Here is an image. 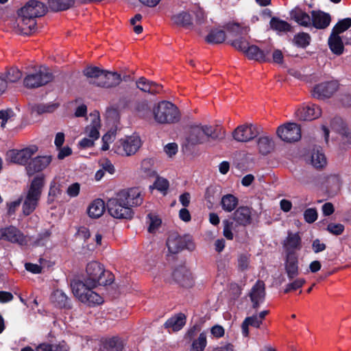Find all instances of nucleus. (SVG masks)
I'll list each match as a JSON object with an SVG mask.
<instances>
[{
    "label": "nucleus",
    "mask_w": 351,
    "mask_h": 351,
    "mask_svg": "<svg viewBox=\"0 0 351 351\" xmlns=\"http://www.w3.org/2000/svg\"><path fill=\"white\" fill-rule=\"evenodd\" d=\"M47 12V7L42 2L30 0L18 12L16 31L20 34L30 35L36 30V18Z\"/></svg>",
    "instance_id": "nucleus-1"
},
{
    "label": "nucleus",
    "mask_w": 351,
    "mask_h": 351,
    "mask_svg": "<svg viewBox=\"0 0 351 351\" xmlns=\"http://www.w3.org/2000/svg\"><path fill=\"white\" fill-rule=\"evenodd\" d=\"M86 278L83 281L90 287L105 286L112 282V274L97 261L88 263L86 268Z\"/></svg>",
    "instance_id": "nucleus-2"
},
{
    "label": "nucleus",
    "mask_w": 351,
    "mask_h": 351,
    "mask_svg": "<svg viewBox=\"0 0 351 351\" xmlns=\"http://www.w3.org/2000/svg\"><path fill=\"white\" fill-rule=\"evenodd\" d=\"M232 221L224 220L223 236L228 240H232L234 235L232 230L237 231L239 227H245L251 223L252 211L247 206H240L233 213Z\"/></svg>",
    "instance_id": "nucleus-3"
},
{
    "label": "nucleus",
    "mask_w": 351,
    "mask_h": 351,
    "mask_svg": "<svg viewBox=\"0 0 351 351\" xmlns=\"http://www.w3.org/2000/svg\"><path fill=\"white\" fill-rule=\"evenodd\" d=\"M155 121L159 124H171L180 119V112L178 107L168 101H162L156 104L152 109Z\"/></svg>",
    "instance_id": "nucleus-4"
},
{
    "label": "nucleus",
    "mask_w": 351,
    "mask_h": 351,
    "mask_svg": "<svg viewBox=\"0 0 351 351\" xmlns=\"http://www.w3.org/2000/svg\"><path fill=\"white\" fill-rule=\"evenodd\" d=\"M44 184L45 178L43 175L36 176L32 181L23 204V213L25 215H30L36 209Z\"/></svg>",
    "instance_id": "nucleus-5"
},
{
    "label": "nucleus",
    "mask_w": 351,
    "mask_h": 351,
    "mask_svg": "<svg viewBox=\"0 0 351 351\" xmlns=\"http://www.w3.org/2000/svg\"><path fill=\"white\" fill-rule=\"evenodd\" d=\"M71 285L73 293L80 302L89 306L103 302V298L93 291L95 287H90L82 280L73 281Z\"/></svg>",
    "instance_id": "nucleus-6"
},
{
    "label": "nucleus",
    "mask_w": 351,
    "mask_h": 351,
    "mask_svg": "<svg viewBox=\"0 0 351 351\" xmlns=\"http://www.w3.org/2000/svg\"><path fill=\"white\" fill-rule=\"evenodd\" d=\"M123 201L119 193L114 197L109 199L106 204L108 211L114 218L131 219L133 217L134 211Z\"/></svg>",
    "instance_id": "nucleus-7"
},
{
    "label": "nucleus",
    "mask_w": 351,
    "mask_h": 351,
    "mask_svg": "<svg viewBox=\"0 0 351 351\" xmlns=\"http://www.w3.org/2000/svg\"><path fill=\"white\" fill-rule=\"evenodd\" d=\"M141 145L142 142L140 137L132 135L120 139L115 143L113 149L114 152L121 156H130L134 155Z\"/></svg>",
    "instance_id": "nucleus-8"
},
{
    "label": "nucleus",
    "mask_w": 351,
    "mask_h": 351,
    "mask_svg": "<svg viewBox=\"0 0 351 351\" xmlns=\"http://www.w3.org/2000/svg\"><path fill=\"white\" fill-rule=\"evenodd\" d=\"M258 134V126L250 123H245L238 125L231 133L233 140L238 143L251 142Z\"/></svg>",
    "instance_id": "nucleus-9"
},
{
    "label": "nucleus",
    "mask_w": 351,
    "mask_h": 351,
    "mask_svg": "<svg viewBox=\"0 0 351 351\" xmlns=\"http://www.w3.org/2000/svg\"><path fill=\"white\" fill-rule=\"evenodd\" d=\"M276 134L283 141L292 143L301 138L300 127L295 123H287L277 128Z\"/></svg>",
    "instance_id": "nucleus-10"
},
{
    "label": "nucleus",
    "mask_w": 351,
    "mask_h": 351,
    "mask_svg": "<svg viewBox=\"0 0 351 351\" xmlns=\"http://www.w3.org/2000/svg\"><path fill=\"white\" fill-rule=\"evenodd\" d=\"M53 80L52 74L47 70L39 69L34 73L27 75L23 80V84L28 88L44 86Z\"/></svg>",
    "instance_id": "nucleus-11"
},
{
    "label": "nucleus",
    "mask_w": 351,
    "mask_h": 351,
    "mask_svg": "<svg viewBox=\"0 0 351 351\" xmlns=\"http://www.w3.org/2000/svg\"><path fill=\"white\" fill-rule=\"evenodd\" d=\"M0 240H5L20 245H26L27 243L26 236L20 230L12 226L0 229Z\"/></svg>",
    "instance_id": "nucleus-12"
},
{
    "label": "nucleus",
    "mask_w": 351,
    "mask_h": 351,
    "mask_svg": "<svg viewBox=\"0 0 351 351\" xmlns=\"http://www.w3.org/2000/svg\"><path fill=\"white\" fill-rule=\"evenodd\" d=\"M339 84L336 81L325 82L317 84L313 90V95L319 99L331 97L338 90Z\"/></svg>",
    "instance_id": "nucleus-13"
},
{
    "label": "nucleus",
    "mask_w": 351,
    "mask_h": 351,
    "mask_svg": "<svg viewBox=\"0 0 351 351\" xmlns=\"http://www.w3.org/2000/svg\"><path fill=\"white\" fill-rule=\"evenodd\" d=\"M126 77L125 75L122 77L121 74L117 72L104 70L101 80L93 82V84L99 87L111 88L119 86L122 80H126Z\"/></svg>",
    "instance_id": "nucleus-14"
},
{
    "label": "nucleus",
    "mask_w": 351,
    "mask_h": 351,
    "mask_svg": "<svg viewBox=\"0 0 351 351\" xmlns=\"http://www.w3.org/2000/svg\"><path fill=\"white\" fill-rule=\"evenodd\" d=\"M206 144L217 143L222 141L226 136L223 128L218 125H202Z\"/></svg>",
    "instance_id": "nucleus-15"
},
{
    "label": "nucleus",
    "mask_w": 351,
    "mask_h": 351,
    "mask_svg": "<svg viewBox=\"0 0 351 351\" xmlns=\"http://www.w3.org/2000/svg\"><path fill=\"white\" fill-rule=\"evenodd\" d=\"M118 193L125 204L131 208L141 205L143 202L141 191L138 188L122 190Z\"/></svg>",
    "instance_id": "nucleus-16"
},
{
    "label": "nucleus",
    "mask_w": 351,
    "mask_h": 351,
    "mask_svg": "<svg viewBox=\"0 0 351 351\" xmlns=\"http://www.w3.org/2000/svg\"><path fill=\"white\" fill-rule=\"evenodd\" d=\"M37 151L38 148L36 146H32L21 150L10 151L8 156L11 162L19 165H25Z\"/></svg>",
    "instance_id": "nucleus-17"
},
{
    "label": "nucleus",
    "mask_w": 351,
    "mask_h": 351,
    "mask_svg": "<svg viewBox=\"0 0 351 351\" xmlns=\"http://www.w3.org/2000/svg\"><path fill=\"white\" fill-rule=\"evenodd\" d=\"M322 114V110L319 106L308 104L300 108L295 112V116L300 120L312 121L319 118Z\"/></svg>",
    "instance_id": "nucleus-18"
},
{
    "label": "nucleus",
    "mask_w": 351,
    "mask_h": 351,
    "mask_svg": "<svg viewBox=\"0 0 351 351\" xmlns=\"http://www.w3.org/2000/svg\"><path fill=\"white\" fill-rule=\"evenodd\" d=\"M137 88L143 93H148L152 95H156L162 93L163 87L154 81H151L145 77H141L136 81Z\"/></svg>",
    "instance_id": "nucleus-19"
},
{
    "label": "nucleus",
    "mask_w": 351,
    "mask_h": 351,
    "mask_svg": "<svg viewBox=\"0 0 351 351\" xmlns=\"http://www.w3.org/2000/svg\"><path fill=\"white\" fill-rule=\"evenodd\" d=\"M284 266L289 280L296 278L299 275V261L297 254H286Z\"/></svg>",
    "instance_id": "nucleus-20"
},
{
    "label": "nucleus",
    "mask_w": 351,
    "mask_h": 351,
    "mask_svg": "<svg viewBox=\"0 0 351 351\" xmlns=\"http://www.w3.org/2000/svg\"><path fill=\"white\" fill-rule=\"evenodd\" d=\"M271 47L260 49L256 45H250L248 47L245 54L248 58L256 60L260 62H269V54L271 53Z\"/></svg>",
    "instance_id": "nucleus-21"
},
{
    "label": "nucleus",
    "mask_w": 351,
    "mask_h": 351,
    "mask_svg": "<svg viewBox=\"0 0 351 351\" xmlns=\"http://www.w3.org/2000/svg\"><path fill=\"white\" fill-rule=\"evenodd\" d=\"M311 14V26L318 29L328 27L331 22V16L328 13L321 10H313Z\"/></svg>",
    "instance_id": "nucleus-22"
},
{
    "label": "nucleus",
    "mask_w": 351,
    "mask_h": 351,
    "mask_svg": "<svg viewBox=\"0 0 351 351\" xmlns=\"http://www.w3.org/2000/svg\"><path fill=\"white\" fill-rule=\"evenodd\" d=\"M51 160V156L35 157L27 164L26 167L27 173L31 176L37 172L41 171L48 166Z\"/></svg>",
    "instance_id": "nucleus-23"
},
{
    "label": "nucleus",
    "mask_w": 351,
    "mask_h": 351,
    "mask_svg": "<svg viewBox=\"0 0 351 351\" xmlns=\"http://www.w3.org/2000/svg\"><path fill=\"white\" fill-rule=\"evenodd\" d=\"M172 277L174 281L182 287H191L193 285L191 274L184 267L176 269L172 273Z\"/></svg>",
    "instance_id": "nucleus-24"
},
{
    "label": "nucleus",
    "mask_w": 351,
    "mask_h": 351,
    "mask_svg": "<svg viewBox=\"0 0 351 351\" xmlns=\"http://www.w3.org/2000/svg\"><path fill=\"white\" fill-rule=\"evenodd\" d=\"M249 295L252 302V307L257 308L265 297V287L263 281L258 280L252 287Z\"/></svg>",
    "instance_id": "nucleus-25"
},
{
    "label": "nucleus",
    "mask_w": 351,
    "mask_h": 351,
    "mask_svg": "<svg viewBox=\"0 0 351 351\" xmlns=\"http://www.w3.org/2000/svg\"><path fill=\"white\" fill-rule=\"evenodd\" d=\"M283 247L285 254H296L295 250H300L302 248L301 238L298 233L289 232L288 236L284 241Z\"/></svg>",
    "instance_id": "nucleus-26"
},
{
    "label": "nucleus",
    "mask_w": 351,
    "mask_h": 351,
    "mask_svg": "<svg viewBox=\"0 0 351 351\" xmlns=\"http://www.w3.org/2000/svg\"><path fill=\"white\" fill-rule=\"evenodd\" d=\"M291 19L295 21L298 25L305 27H311V15L296 7L290 12Z\"/></svg>",
    "instance_id": "nucleus-27"
},
{
    "label": "nucleus",
    "mask_w": 351,
    "mask_h": 351,
    "mask_svg": "<svg viewBox=\"0 0 351 351\" xmlns=\"http://www.w3.org/2000/svg\"><path fill=\"white\" fill-rule=\"evenodd\" d=\"M202 125L191 127L189 136L186 138L189 144L196 145L199 144H206L205 136Z\"/></svg>",
    "instance_id": "nucleus-28"
},
{
    "label": "nucleus",
    "mask_w": 351,
    "mask_h": 351,
    "mask_svg": "<svg viewBox=\"0 0 351 351\" xmlns=\"http://www.w3.org/2000/svg\"><path fill=\"white\" fill-rule=\"evenodd\" d=\"M167 246L170 253L177 254L184 249L185 241L184 239L177 233H172L167 239Z\"/></svg>",
    "instance_id": "nucleus-29"
},
{
    "label": "nucleus",
    "mask_w": 351,
    "mask_h": 351,
    "mask_svg": "<svg viewBox=\"0 0 351 351\" xmlns=\"http://www.w3.org/2000/svg\"><path fill=\"white\" fill-rule=\"evenodd\" d=\"M90 117H92L91 123L86 127L85 133L89 138L95 141L99 137L100 117L98 114H91Z\"/></svg>",
    "instance_id": "nucleus-30"
},
{
    "label": "nucleus",
    "mask_w": 351,
    "mask_h": 351,
    "mask_svg": "<svg viewBox=\"0 0 351 351\" xmlns=\"http://www.w3.org/2000/svg\"><path fill=\"white\" fill-rule=\"evenodd\" d=\"M186 323V317L183 313H178L165 323V328L171 329L173 332L180 330Z\"/></svg>",
    "instance_id": "nucleus-31"
},
{
    "label": "nucleus",
    "mask_w": 351,
    "mask_h": 351,
    "mask_svg": "<svg viewBox=\"0 0 351 351\" xmlns=\"http://www.w3.org/2000/svg\"><path fill=\"white\" fill-rule=\"evenodd\" d=\"M332 130L339 131L341 141L344 144H351V132L343 127V121L340 118H335L330 124Z\"/></svg>",
    "instance_id": "nucleus-32"
},
{
    "label": "nucleus",
    "mask_w": 351,
    "mask_h": 351,
    "mask_svg": "<svg viewBox=\"0 0 351 351\" xmlns=\"http://www.w3.org/2000/svg\"><path fill=\"white\" fill-rule=\"evenodd\" d=\"M311 162L316 169H322L326 165V158L319 147H316L312 150Z\"/></svg>",
    "instance_id": "nucleus-33"
},
{
    "label": "nucleus",
    "mask_w": 351,
    "mask_h": 351,
    "mask_svg": "<svg viewBox=\"0 0 351 351\" xmlns=\"http://www.w3.org/2000/svg\"><path fill=\"white\" fill-rule=\"evenodd\" d=\"M328 46L332 52L337 56L343 53L344 46L339 35L331 33L328 40Z\"/></svg>",
    "instance_id": "nucleus-34"
},
{
    "label": "nucleus",
    "mask_w": 351,
    "mask_h": 351,
    "mask_svg": "<svg viewBox=\"0 0 351 351\" xmlns=\"http://www.w3.org/2000/svg\"><path fill=\"white\" fill-rule=\"evenodd\" d=\"M256 143L259 153L264 156L269 154L274 147V141L267 136L259 137Z\"/></svg>",
    "instance_id": "nucleus-35"
},
{
    "label": "nucleus",
    "mask_w": 351,
    "mask_h": 351,
    "mask_svg": "<svg viewBox=\"0 0 351 351\" xmlns=\"http://www.w3.org/2000/svg\"><path fill=\"white\" fill-rule=\"evenodd\" d=\"M224 28L233 36H246L250 32V27L238 23H228Z\"/></svg>",
    "instance_id": "nucleus-36"
},
{
    "label": "nucleus",
    "mask_w": 351,
    "mask_h": 351,
    "mask_svg": "<svg viewBox=\"0 0 351 351\" xmlns=\"http://www.w3.org/2000/svg\"><path fill=\"white\" fill-rule=\"evenodd\" d=\"M105 210V203L101 199L94 200L88 206V214L91 218L100 217Z\"/></svg>",
    "instance_id": "nucleus-37"
},
{
    "label": "nucleus",
    "mask_w": 351,
    "mask_h": 351,
    "mask_svg": "<svg viewBox=\"0 0 351 351\" xmlns=\"http://www.w3.org/2000/svg\"><path fill=\"white\" fill-rule=\"evenodd\" d=\"M263 322L259 319L257 315H254L250 317H247L241 324L242 334L244 337H247L249 335V326L255 328H260Z\"/></svg>",
    "instance_id": "nucleus-38"
},
{
    "label": "nucleus",
    "mask_w": 351,
    "mask_h": 351,
    "mask_svg": "<svg viewBox=\"0 0 351 351\" xmlns=\"http://www.w3.org/2000/svg\"><path fill=\"white\" fill-rule=\"evenodd\" d=\"M171 20L175 25L178 26L189 27L193 25L191 16L186 12H182L173 15Z\"/></svg>",
    "instance_id": "nucleus-39"
},
{
    "label": "nucleus",
    "mask_w": 351,
    "mask_h": 351,
    "mask_svg": "<svg viewBox=\"0 0 351 351\" xmlns=\"http://www.w3.org/2000/svg\"><path fill=\"white\" fill-rule=\"evenodd\" d=\"M74 0H48L49 8L54 12L64 11L74 5Z\"/></svg>",
    "instance_id": "nucleus-40"
},
{
    "label": "nucleus",
    "mask_w": 351,
    "mask_h": 351,
    "mask_svg": "<svg viewBox=\"0 0 351 351\" xmlns=\"http://www.w3.org/2000/svg\"><path fill=\"white\" fill-rule=\"evenodd\" d=\"M51 300L60 308H70L69 299L61 290L55 291L51 296Z\"/></svg>",
    "instance_id": "nucleus-41"
},
{
    "label": "nucleus",
    "mask_w": 351,
    "mask_h": 351,
    "mask_svg": "<svg viewBox=\"0 0 351 351\" xmlns=\"http://www.w3.org/2000/svg\"><path fill=\"white\" fill-rule=\"evenodd\" d=\"M103 347L105 351H123V343L120 338L113 337L106 339L103 343Z\"/></svg>",
    "instance_id": "nucleus-42"
},
{
    "label": "nucleus",
    "mask_w": 351,
    "mask_h": 351,
    "mask_svg": "<svg viewBox=\"0 0 351 351\" xmlns=\"http://www.w3.org/2000/svg\"><path fill=\"white\" fill-rule=\"evenodd\" d=\"M36 351H69V347L64 341L55 345L43 343L36 347Z\"/></svg>",
    "instance_id": "nucleus-43"
},
{
    "label": "nucleus",
    "mask_w": 351,
    "mask_h": 351,
    "mask_svg": "<svg viewBox=\"0 0 351 351\" xmlns=\"http://www.w3.org/2000/svg\"><path fill=\"white\" fill-rule=\"evenodd\" d=\"M238 199L232 194H227L221 197V205L223 210L230 213L238 205Z\"/></svg>",
    "instance_id": "nucleus-44"
},
{
    "label": "nucleus",
    "mask_w": 351,
    "mask_h": 351,
    "mask_svg": "<svg viewBox=\"0 0 351 351\" xmlns=\"http://www.w3.org/2000/svg\"><path fill=\"white\" fill-rule=\"evenodd\" d=\"M226 38L223 30L219 29H212L206 37V41L212 44H219L225 41Z\"/></svg>",
    "instance_id": "nucleus-45"
},
{
    "label": "nucleus",
    "mask_w": 351,
    "mask_h": 351,
    "mask_svg": "<svg viewBox=\"0 0 351 351\" xmlns=\"http://www.w3.org/2000/svg\"><path fill=\"white\" fill-rule=\"evenodd\" d=\"M269 24L270 27L278 32H287L291 31V29L289 23L277 17H272Z\"/></svg>",
    "instance_id": "nucleus-46"
},
{
    "label": "nucleus",
    "mask_w": 351,
    "mask_h": 351,
    "mask_svg": "<svg viewBox=\"0 0 351 351\" xmlns=\"http://www.w3.org/2000/svg\"><path fill=\"white\" fill-rule=\"evenodd\" d=\"M4 79L8 82L14 83L19 80L22 77L21 71L15 67H12L7 70L5 73H1Z\"/></svg>",
    "instance_id": "nucleus-47"
},
{
    "label": "nucleus",
    "mask_w": 351,
    "mask_h": 351,
    "mask_svg": "<svg viewBox=\"0 0 351 351\" xmlns=\"http://www.w3.org/2000/svg\"><path fill=\"white\" fill-rule=\"evenodd\" d=\"M351 27V18L340 20L332 28L331 33L339 35Z\"/></svg>",
    "instance_id": "nucleus-48"
},
{
    "label": "nucleus",
    "mask_w": 351,
    "mask_h": 351,
    "mask_svg": "<svg viewBox=\"0 0 351 351\" xmlns=\"http://www.w3.org/2000/svg\"><path fill=\"white\" fill-rule=\"evenodd\" d=\"M206 344V335L202 332L198 338L193 341L190 351H204Z\"/></svg>",
    "instance_id": "nucleus-49"
},
{
    "label": "nucleus",
    "mask_w": 351,
    "mask_h": 351,
    "mask_svg": "<svg viewBox=\"0 0 351 351\" xmlns=\"http://www.w3.org/2000/svg\"><path fill=\"white\" fill-rule=\"evenodd\" d=\"M104 70L97 66H87L83 70V74L88 78L97 79V81L101 80Z\"/></svg>",
    "instance_id": "nucleus-50"
},
{
    "label": "nucleus",
    "mask_w": 351,
    "mask_h": 351,
    "mask_svg": "<svg viewBox=\"0 0 351 351\" xmlns=\"http://www.w3.org/2000/svg\"><path fill=\"white\" fill-rule=\"evenodd\" d=\"M230 44L237 50L242 51L244 53L250 46L248 40L245 38L243 37V36L232 40Z\"/></svg>",
    "instance_id": "nucleus-51"
},
{
    "label": "nucleus",
    "mask_w": 351,
    "mask_h": 351,
    "mask_svg": "<svg viewBox=\"0 0 351 351\" xmlns=\"http://www.w3.org/2000/svg\"><path fill=\"white\" fill-rule=\"evenodd\" d=\"M311 36L308 33L302 32L294 36L293 41L295 44L300 47H306L309 45Z\"/></svg>",
    "instance_id": "nucleus-52"
},
{
    "label": "nucleus",
    "mask_w": 351,
    "mask_h": 351,
    "mask_svg": "<svg viewBox=\"0 0 351 351\" xmlns=\"http://www.w3.org/2000/svg\"><path fill=\"white\" fill-rule=\"evenodd\" d=\"M250 254L241 253L237 258V267L239 270L243 271L247 270L250 266Z\"/></svg>",
    "instance_id": "nucleus-53"
},
{
    "label": "nucleus",
    "mask_w": 351,
    "mask_h": 351,
    "mask_svg": "<svg viewBox=\"0 0 351 351\" xmlns=\"http://www.w3.org/2000/svg\"><path fill=\"white\" fill-rule=\"evenodd\" d=\"M292 281L286 285L284 290V293H287L289 292L295 291L301 288L306 282V280L303 278H294Z\"/></svg>",
    "instance_id": "nucleus-54"
},
{
    "label": "nucleus",
    "mask_w": 351,
    "mask_h": 351,
    "mask_svg": "<svg viewBox=\"0 0 351 351\" xmlns=\"http://www.w3.org/2000/svg\"><path fill=\"white\" fill-rule=\"evenodd\" d=\"M136 110L139 117L146 119L150 114L148 102L147 101L138 102L136 104Z\"/></svg>",
    "instance_id": "nucleus-55"
},
{
    "label": "nucleus",
    "mask_w": 351,
    "mask_h": 351,
    "mask_svg": "<svg viewBox=\"0 0 351 351\" xmlns=\"http://www.w3.org/2000/svg\"><path fill=\"white\" fill-rule=\"evenodd\" d=\"M14 116V112L11 109L0 111V128H3L5 123L11 120Z\"/></svg>",
    "instance_id": "nucleus-56"
},
{
    "label": "nucleus",
    "mask_w": 351,
    "mask_h": 351,
    "mask_svg": "<svg viewBox=\"0 0 351 351\" xmlns=\"http://www.w3.org/2000/svg\"><path fill=\"white\" fill-rule=\"evenodd\" d=\"M149 217V227L148 231L151 233L154 232L160 226L161 219L158 218L157 216H154L152 215H148Z\"/></svg>",
    "instance_id": "nucleus-57"
},
{
    "label": "nucleus",
    "mask_w": 351,
    "mask_h": 351,
    "mask_svg": "<svg viewBox=\"0 0 351 351\" xmlns=\"http://www.w3.org/2000/svg\"><path fill=\"white\" fill-rule=\"evenodd\" d=\"M151 164V159H145L141 163V170L147 177H154L156 174V171L149 167Z\"/></svg>",
    "instance_id": "nucleus-58"
},
{
    "label": "nucleus",
    "mask_w": 351,
    "mask_h": 351,
    "mask_svg": "<svg viewBox=\"0 0 351 351\" xmlns=\"http://www.w3.org/2000/svg\"><path fill=\"white\" fill-rule=\"evenodd\" d=\"M317 211L315 208H308L304 212V218L306 222L312 223L317 219Z\"/></svg>",
    "instance_id": "nucleus-59"
},
{
    "label": "nucleus",
    "mask_w": 351,
    "mask_h": 351,
    "mask_svg": "<svg viewBox=\"0 0 351 351\" xmlns=\"http://www.w3.org/2000/svg\"><path fill=\"white\" fill-rule=\"evenodd\" d=\"M154 188L161 192H166L169 188V182L165 178L157 177L154 183Z\"/></svg>",
    "instance_id": "nucleus-60"
},
{
    "label": "nucleus",
    "mask_w": 351,
    "mask_h": 351,
    "mask_svg": "<svg viewBox=\"0 0 351 351\" xmlns=\"http://www.w3.org/2000/svg\"><path fill=\"white\" fill-rule=\"evenodd\" d=\"M217 193V189L215 186H210L206 189L205 193V199L210 204L208 207H212L213 202L215 201V195Z\"/></svg>",
    "instance_id": "nucleus-61"
},
{
    "label": "nucleus",
    "mask_w": 351,
    "mask_h": 351,
    "mask_svg": "<svg viewBox=\"0 0 351 351\" xmlns=\"http://www.w3.org/2000/svg\"><path fill=\"white\" fill-rule=\"evenodd\" d=\"M327 230L335 235H339L343 232L344 226L341 223H330L327 226Z\"/></svg>",
    "instance_id": "nucleus-62"
},
{
    "label": "nucleus",
    "mask_w": 351,
    "mask_h": 351,
    "mask_svg": "<svg viewBox=\"0 0 351 351\" xmlns=\"http://www.w3.org/2000/svg\"><path fill=\"white\" fill-rule=\"evenodd\" d=\"M99 165L101 168L106 172H108L110 174L114 173V167L112 162L107 158L102 159L99 162Z\"/></svg>",
    "instance_id": "nucleus-63"
},
{
    "label": "nucleus",
    "mask_w": 351,
    "mask_h": 351,
    "mask_svg": "<svg viewBox=\"0 0 351 351\" xmlns=\"http://www.w3.org/2000/svg\"><path fill=\"white\" fill-rule=\"evenodd\" d=\"M326 248L325 243H322L319 239H316L313 241L312 249L315 253L323 252Z\"/></svg>",
    "instance_id": "nucleus-64"
}]
</instances>
